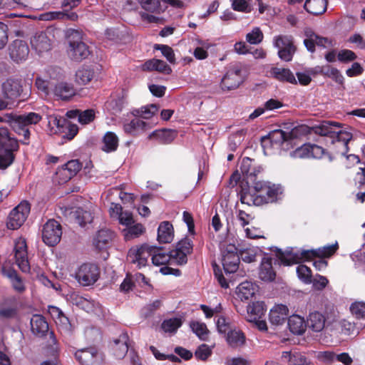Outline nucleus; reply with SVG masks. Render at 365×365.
<instances>
[{
    "label": "nucleus",
    "instance_id": "f257e3e1",
    "mask_svg": "<svg viewBox=\"0 0 365 365\" xmlns=\"http://www.w3.org/2000/svg\"><path fill=\"white\" fill-rule=\"evenodd\" d=\"M6 121L9 124L12 130L23 139L19 141L11 136L9 130L6 128H0V169L4 170L9 167L15 160V153L19 149V143L23 145H29L31 132L29 128L31 125H36L41 120V115L38 113L30 112L24 115L7 114Z\"/></svg>",
    "mask_w": 365,
    "mask_h": 365
},
{
    "label": "nucleus",
    "instance_id": "f03ea898",
    "mask_svg": "<svg viewBox=\"0 0 365 365\" xmlns=\"http://www.w3.org/2000/svg\"><path fill=\"white\" fill-rule=\"evenodd\" d=\"M251 187H241L238 195L241 203L259 206L277 200L280 188L269 182L257 180Z\"/></svg>",
    "mask_w": 365,
    "mask_h": 365
},
{
    "label": "nucleus",
    "instance_id": "7ed1b4c3",
    "mask_svg": "<svg viewBox=\"0 0 365 365\" xmlns=\"http://www.w3.org/2000/svg\"><path fill=\"white\" fill-rule=\"evenodd\" d=\"M150 257L155 266L165 265L173 261L178 265H184L187 262V255L193 250L192 240L187 237L179 241L175 248L167 252L162 247L151 246Z\"/></svg>",
    "mask_w": 365,
    "mask_h": 365
},
{
    "label": "nucleus",
    "instance_id": "20e7f679",
    "mask_svg": "<svg viewBox=\"0 0 365 365\" xmlns=\"http://www.w3.org/2000/svg\"><path fill=\"white\" fill-rule=\"evenodd\" d=\"M341 125L334 121H324L319 125L314 126V133L327 137L334 145L336 154L345 155L349 152V142L352 139V134L340 129Z\"/></svg>",
    "mask_w": 365,
    "mask_h": 365
},
{
    "label": "nucleus",
    "instance_id": "39448f33",
    "mask_svg": "<svg viewBox=\"0 0 365 365\" xmlns=\"http://www.w3.org/2000/svg\"><path fill=\"white\" fill-rule=\"evenodd\" d=\"M67 53L72 61L78 62L87 58L91 53L88 46L81 40L80 33L77 31L68 36Z\"/></svg>",
    "mask_w": 365,
    "mask_h": 365
},
{
    "label": "nucleus",
    "instance_id": "423d86ee",
    "mask_svg": "<svg viewBox=\"0 0 365 365\" xmlns=\"http://www.w3.org/2000/svg\"><path fill=\"white\" fill-rule=\"evenodd\" d=\"M2 94L5 99L14 102L18 98H25L27 93H24L23 82L21 78H8L1 86Z\"/></svg>",
    "mask_w": 365,
    "mask_h": 365
},
{
    "label": "nucleus",
    "instance_id": "0eeeda50",
    "mask_svg": "<svg viewBox=\"0 0 365 365\" xmlns=\"http://www.w3.org/2000/svg\"><path fill=\"white\" fill-rule=\"evenodd\" d=\"M74 357L81 365H103L104 361V354L95 346L78 349Z\"/></svg>",
    "mask_w": 365,
    "mask_h": 365
},
{
    "label": "nucleus",
    "instance_id": "6e6552de",
    "mask_svg": "<svg viewBox=\"0 0 365 365\" xmlns=\"http://www.w3.org/2000/svg\"><path fill=\"white\" fill-rule=\"evenodd\" d=\"M150 245L143 244L140 246L131 247L127 255V261L129 264L134 265L136 268L140 269L145 267L148 259L150 257Z\"/></svg>",
    "mask_w": 365,
    "mask_h": 365
},
{
    "label": "nucleus",
    "instance_id": "1a4fd4ad",
    "mask_svg": "<svg viewBox=\"0 0 365 365\" xmlns=\"http://www.w3.org/2000/svg\"><path fill=\"white\" fill-rule=\"evenodd\" d=\"M222 263L226 273L235 272L240 264V256L235 245L229 244L221 249Z\"/></svg>",
    "mask_w": 365,
    "mask_h": 365
},
{
    "label": "nucleus",
    "instance_id": "9d476101",
    "mask_svg": "<svg viewBox=\"0 0 365 365\" xmlns=\"http://www.w3.org/2000/svg\"><path fill=\"white\" fill-rule=\"evenodd\" d=\"M41 232L43 242L48 246L53 247L61 241V225L55 220H49L43 225Z\"/></svg>",
    "mask_w": 365,
    "mask_h": 365
},
{
    "label": "nucleus",
    "instance_id": "9b49d317",
    "mask_svg": "<svg viewBox=\"0 0 365 365\" xmlns=\"http://www.w3.org/2000/svg\"><path fill=\"white\" fill-rule=\"evenodd\" d=\"M30 210V204L28 202L23 201L19 203L11 210L9 215L6 223L7 227L11 230L19 229L26 220Z\"/></svg>",
    "mask_w": 365,
    "mask_h": 365
},
{
    "label": "nucleus",
    "instance_id": "f8f14e48",
    "mask_svg": "<svg viewBox=\"0 0 365 365\" xmlns=\"http://www.w3.org/2000/svg\"><path fill=\"white\" fill-rule=\"evenodd\" d=\"M312 253L313 252H310V250L290 248L285 252L278 250L277 256L282 264L289 266L293 264H297L302 259H312Z\"/></svg>",
    "mask_w": 365,
    "mask_h": 365
},
{
    "label": "nucleus",
    "instance_id": "ddd939ff",
    "mask_svg": "<svg viewBox=\"0 0 365 365\" xmlns=\"http://www.w3.org/2000/svg\"><path fill=\"white\" fill-rule=\"evenodd\" d=\"M100 269L95 264H83L76 273V278L83 286L93 284L99 278Z\"/></svg>",
    "mask_w": 365,
    "mask_h": 365
},
{
    "label": "nucleus",
    "instance_id": "4468645a",
    "mask_svg": "<svg viewBox=\"0 0 365 365\" xmlns=\"http://www.w3.org/2000/svg\"><path fill=\"white\" fill-rule=\"evenodd\" d=\"M274 45L278 48V56L281 60L287 62L292 61L296 51L292 36H277L274 38Z\"/></svg>",
    "mask_w": 365,
    "mask_h": 365
},
{
    "label": "nucleus",
    "instance_id": "2eb2a0df",
    "mask_svg": "<svg viewBox=\"0 0 365 365\" xmlns=\"http://www.w3.org/2000/svg\"><path fill=\"white\" fill-rule=\"evenodd\" d=\"M334 319V308L331 306L329 312L327 311L324 314L318 311L310 312L307 319V325L314 331L319 332L324 329L327 322L329 323Z\"/></svg>",
    "mask_w": 365,
    "mask_h": 365
},
{
    "label": "nucleus",
    "instance_id": "dca6fc26",
    "mask_svg": "<svg viewBox=\"0 0 365 365\" xmlns=\"http://www.w3.org/2000/svg\"><path fill=\"white\" fill-rule=\"evenodd\" d=\"M241 66L238 64L230 68L221 81V88L223 90L230 91L236 89L242 82Z\"/></svg>",
    "mask_w": 365,
    "mask_h": 365
},
{
    "label": "nucleus",
    "instance_id": "f3484780",
    "mask_svg": "<svg viewBox=\"0 0 365 365\" xmlns=\"http://www.w3.org/2000/svg\"><path fill=\"white\" fill-rule=\"evenodd\" d=\"M240 169L247 184L257 181V175L262 171V168L256 166L254 160L247 157L242 159Z\"/></svg>",
    "mask_w": 365,
    "mask_h": 365
},
{
    "label": "nucleus",
    "instance_id": "a211bd4d",
    "mask_svg": "<svg viewBox=\"0 0 365 365\" xmlns=\"http://www.w3.org/2000/svg\"><path fill=\"white\" fill-rule=\"evenodd\" d=\"M129 337L126 331H123L118 337L113 339L110 347L117 359H123L128 351Z\"/></svg>",
    "mask_w": 365,
    "mask_h": 365
},
{
    "label": "nucleus",
    "instance_id": "6ab92c4d",
    "mask_svg": "<svg viewBox=\"0 0 365 365\" xmlns=\"http://www.w3.org/2000/svg\"><path fill=\"white\" fill-rule=\"evenodd\" d=\"M15 259L19 269L25 273L29 272L30 264L28 260L27 246L24 240L19 241L14 247Z\"/></svg>",
    "mask_w": 365,
    "mask_h": 365
},
{
    "label": "nucleus",
    "instance_id": "aec40b11",
    "mask_svg": "<svg viewBox=\"0 0 365 365\" xmlns=\"http://www.w3.org/2000/svg\"><path fill=\"white\" fill-rule=\"evenodd\" d=\"M9 49L10 57L16 62L26 60L29 53L27 43L20 39L14 41Z\"/></svg>",
    "mask_w": 365,
    "mask_h": 365
},
{
    "label": "nucleus",
    "instance_id": "412c9836",
    "mask_svg": "<svg viewBox=\"0 0 365 365\" xmlns=\"http://www.w3.org/2000/svg\"><path fill=\"white\" fill-rule=\"evenodd\" d=\"M31 47L38 53L51 49V39L47 31L36 32L31 39Z\"/></svg>",
    "mask_w": 365,
    "mask_h": 365
},
{
    "label": "nucleus",
    "instance_id": "4be33fe9",
    "mask_svg": "<svg viewBox=\"0 0 365 365\" xmlns=\"http://www.w3.org/2000/svg\"><path fill=\"white\" fill-rule=\"evenodd\" d=\"M52 93L56 97L63 101H68L75 96L76 89L71 83L66 82H56L55 81Z\"/></svg>",
    "mask_w": 365,
    "mask_h": 365
},
{
    "label": "nucleus",
    "instance_id": "5701e85b",
    "mask_svg": "<svg viewBox=\"0 0 365 365\" xmlns=\"http://www.w3.org/2000/svg\"><path fill=\"white\" fill-rule=\"evenodd\" d=\"M151 128L150 123L135 118L130 122L124 124V131L131 135L136 136Z\"/></svg>",
    "mask_w": 365,
    "mask_h": 365
},
{
    "label": "nucleus",
    "instance_id": "b1692460",
    "mask_svg": "<svg viewBox=\"0 0 365 365\" xmlns=\"http://www.w3.org/2000/svg\"><path fill=\"white\" fill-rule=\"evenodd\" d=\"M269 139L277 150L284 148V144H289L292 140V132L287 133L282 130H274L268 134Z\"/></svg>",
    "mask_w": 365,
    "mask_h": 365
},
{
    "label": "nucleus",
    "instance_id": "393cba45",
    "mask_svg": "<svg viewBox=\"0 0 365 365\" xmlns=\"http://www.w3.org/2000/svg\"><path fill=\"white\" fill-rule=\"evenodd\" d=\"M289 309L287 306L278 304L269 312V322L274 325H281L288 319Z\"/></svg>",
    "mask_w": 365,
    "mask_h": 365
},
{
    "label": "nucleus",
    "instance_id": "a878e982",
    "mask_svg": "<svg viewBox=\"0 0 365 365\" xmlns=\"http://www.w3.org/2000/svg\"><path fill=\"white\" fill-rule=\"evenodd\" d=\"M259 277L264 282H272L276 277V272L272 267V259L264 257L261 262Z\"/></svg>",
    "mask_w": 365,
    "mask_h": 365
},
{
    "label": "nucleus",
    "instance_id": "bb28decb",
    "mask_svg": "<svg viewBox=\"0 0 365 365\" xmlns=\"http://www.w3.org/2000/svg\"><path fill=\"white\" fill-rule=\"evenodd\" d=\"M30 323L33 334L37 336L41 337L48 331V322L41 315H34Z\"/></svg>",
    "mask_w": 365,
    "mask_h": 365
},
{
    "label": "nucleus",
    "instance_id": "cd10ccee",
    "mask_svg": "<svg viewBox=\"0 0 365 365\" xmlns=\"http://www.w3.org/2000/svg\"><path fill=\"white\" fill-rule=\"evenodd\" d=\"M267 311L266 305L264 302H255L249 304L247 307V319L250 321H256L257 319H262Z\"/></svg>",
    "mask_w": 365,
    "mask_h": 365
},
{
    "label": "nucleus",
    "instance_id": "c85d7f7f",
    "mask_svg": "<svg viewBox=\"0 0 365 365\" xmlns=\"http://www.w3.org/2000/svg\"><path fill=\"white\" fill-rule=\"evenodd\" d=\"M142 69L146 71H157L165 74H170L172 69L165 61L156 58L146 61L142 66Z\"/></svg>",
    "mask_w": 365,
    "mask_h": 365
},
{
    "label": "nucleus",
    "instance_id": "c756f323",
    "mask_svg": "<svg viewBox=\"0 0 365 365\" xmlns=\"http://www.w3.org/2000/svg\"><path fill=\"white\" fill-rule=\"evenodd\" d=\"M114 234L108 229H102L98 231L93 240L94 246L98 250H103L108 247L113 238Z\"/></svg>",
    "mask_w": 365,
    "mask_h": 365
},
{
    "label": "nucleus",
    "instance_id": "7c9ffc66",
    "mask_svg": "<svg viewBox=\"0 0 365 365\" xmlns=\"http://www.w3.org/2000/svg\"><path fill=\"white\" fill-rule=\"evenodd\" d=\"M173 227L168 221L161 222L158 229V241L160 243H170L173 240Z\"/></svg>",
    "mask_w": 365,
    "mask_h": 365
},
{
    "label": "nucleus",
    "instance_id": "2f4dec72",
    "mask_svg": "<svg viewBox=\"0 0 365 365\" xmlns=\"http://www.w3.org/2000/svg\"><path fill=\"white\" fill-rule=\"evenodd\" d=\"M178 133L172 129H162L153 131L150 135L149 138H155L160 143L170 144L177 137Z\"/></svg>",
    "mask_w": 365,
    "mask_h": 365
},
{
    "label": "nucleus",
    "instance_id": "473e14b6",
    "mask_svg": "<svg viewBox=\"0 0 365 365\" xmlns=\"http://www.w3.org/2000/svg\"><path fill=\"white\" fill-rule=\"evenodd\" d=\"M271 76L277 81L297 84L294 73L289 68L274 67L270 70Z\"/></svg>",
    "mask_w": 365,
    "mask_h": 365
},
{
    "label": "nucleus",
    "instance_id": "72a5a7b5",
    "mask_svg": "<svg viewBox=\"0 0 365 365\" xmlns=\"http://www.w3.org/2000/svg\"><path fill=\"white\" fill-rule=\"evenodd\" d=\"M327 0H307L304 8L309 14L317 16L327 10Z\"/></svg>",
    "mask_w": 365,
    "mask_h": 365
},
{
    "label": "nucleus",
    "instance_id": "f704fd0d",
    "mask_svg": "<svg viewBox=\"0 0 365 365\" xmlns=\"http://www.w3.org/2000/svg\"><path fill=\"white\" fill-rule=\"evenodd\" d=\"M49 123H53L54 125H56L58 127H65V135L63 138H66L68 140H72L78 133V128L76 125L70 123L69 122H66L64 119L61 120L58 119L56 117L51 118Z\"/></svg>",
    "mask_w": 365,
    "mask_h": 365
},
{
    "label": "nucleus",
    "instance_id": "c9c22d12",
    "mask_svg": "<svg viewBox=\"0 0 365 365\" xmlns=\"http://www.w3.org/2000/svg\"><path fill=\"white\" fill-rule=\"evenodd\" d=\"M246 337L245 334L237 329L229 331L226 336V341L229 346L232 348H237L243 346L245 343Z\"/></svg>",
    "mask_w": 365,
    "mask_h": 365
},
{
    "label": "nucleus",
    "instance_id": "e433bc0d",
    "mask_svg": "<svg viewBox=\"0 0 365 365\" xmlns=\"http://www.w3.org/2000/svg\"><path fill=\"white\" fill-rule=\"evenodd\" d=\"M288 327L292 333L297 335L302 334L305 331L304 318L299 315H292L288 318Z\"/></svg>",
    "mask_w": 365,
    "mask_h": 365
},
{
    "label": "nucleus",
    "instance_id": "4c0bfd02",
    "mask_svg": "<svg viewBox=\"0 0 365 365\" xmlns=\"http://www.w3.org/2000/svg\"><path fill=\"white\" fill-rule=\"evenodd\" d=\"M237 289V294L241 300L249 299L255 294L256 290L255 285L248 281L240 283Z\"/></svg>",
    "mask_w": 365,
    "mask_h": 365
},
{
    "label": "nucleus",
    "instance_id": "58836bf2",
    "mask_svg": "<svg viewBox=\"0 0 365 365\" xmlns=\"http://www.w3.org/2000/svg\"><path fill=\"white\" fill-rule=\"evenodd\" d=\"M18 314V307L15 300H7L4 304L0 307V318L12 319L15 318Z\"/></svg>",
    "mask_w": 365,
    "mask_h": 365
},
{
    "label": "nucleus",
    "instance_id": "ea45409f",
    "mask_svg": "<svg viewBox=\"0 0 365 365\" xmlns=\"http://www.w3.org/2000/svg\"><path fill=\"white\" fill-rule=\"evenodd\" d=\"M141 7L149 12L160 14L166 6L162 5V0H137Z\"/></svg>",
    "mask_w": 365,
    "mask_h": 365
},
{
    "label": "nucleus",
    "instance_id": "a19ab883",
    "mask_svg": "<svg viewBox=\"0 0 365 365\" xmlns=\"http://www.w3.org/2000/svg\"><path fill=\"white\" fill-rule=\"evenodd\" d=\"M339 249L337 242L331 245L324 246L317 250H310L312 252V259L314 257L325 258L332 256Z\"/></svg>",
    "mask_w": 365,
    "mask_h": 365
},
{
    "label": "nucleus",
    "instance_id": "79ce46f5",
    "mask_svg": "<svg viewBox=\"0 0 365 365\" xmlns=\"http://www.w3.org/2000/svg\"><path fill=\"white\" fill-rule=\"evenodd\" d=\"M102 150L106 153L116 150L118 146V138L113 132H107L103 138Z\"/></svg>",
    "mask_w": 365,
    "mask_h": 365
},
{
    "label": "nucleus",
    "instance_id": "37998d69",
    "mask_svg": "<svg viewBox=\"0 0 365 365\" xmlns=\"http://www.w3.org/2000/svg\"><path fill=\"white\" fill-rule=\"evenodd\" d=\"M158 110L157 106L150 104L148 106H143L138 109H133L131 111L133 115L140 117L145 119L151 118Z\"/></svg>",
    "mask_w": 365,
    "mask_h": 365
},
{
    "label": "nucleus",
    "instance_id": "c03bdc74",
    "mask_svg": "<svg viewBox=\"0 0 365 365\" xmlns=\"http://www.w3.org/2000/svg\"><path fill=\"white\" fill-rule=\"evenodd\" d=\"M94 72L88 67H82L76 73V81L79 85L88 83L93 78Z\"/></svg>",
    "mask_w": 365,
    "mask_h": 365
},
{
    "label": "nucleus",
    "instance_id": "a18cd8bd",
    "mask_svg": "<svg viewBox=\"0 0 365 365\" xmlns=\"http://www.w3.org/2000/svg\"><path fill=\"white\" fill-rule=\"evenodd\" d=\"M71 213L75 217L76 222L81 227L85 226L87 223H91L93 220L91 213L81 207H77L74 211H72Z\"/></svg>",
    "mask_w": 365,
    "mask_h": 365
},
{
    "label": "nucleus",
    "instance_id": "49530a36",
    "mask_svg": "<svg viewBox=\"0 0 365 365\" xmlns=\"http://www.w3.org/2000/svg\"><path fill=\"white\" fill-rule=\"evenodd\" d=\"M54 81L55 79H52L51 77L49 80L43 79L41 77H36L35 85L39 91L42 92L46 96H48L53 92Z\"/></svg>",
    "mask_w": 365,
    "mask_h": 365
},
{
    "label": "nucleus",
    "instance_id": "de8ad7c7",
    "mask_svg": "<svg viewBox=\"0 0 365 365\" xmlns=\"http://www.w3.org/2000/svg\"><path fill=\"white\" fill-rule=\"evenodd\" d=\"M4 275L8 277L12 282L13 287L19 292H22L25 289V287L21 279L18 276L16 272L14 269L6 270L4 268L2 269Z\"/></svg>",
    "mask_w": 365,
    "mask_h": 365
},
{
    "label": "nucleus",
    "instance_id": "09e8293b",
    "mask_svg": "<svg viewBox=\"0 0 365 365\" xmlns=\"http://www.w3.org/2000/svg\"><path fill=\"white\" fill-rule=\"evenodd\" d=\"M144 226L140 223L131 225L123 230L124 237L126 240L138 237L145 232Z\"/></svg>",
    "mask_w": 365,
    "mask_h": 365
},
{
    "label": "nucleus",
    "instance_id": "8fccbe9b",
    "mask_svg": "<svg viewBox=\"0 0 365 365\" xmlns=\"http://www.w3.org/2000/svg\"><path fill=\"white\" fill-rule=\"evenodd\" d=\"M304 34L306 38L304 40V44L307 49L314 53L315 51L317 34L311 28H305L304 29Z\"/></svg>",
    "mask_w": 365,
    "mask_h": 365
},
{
    "label": "nucleus",
    "instance_id": "3c124183",
    "mask_svg": "<svg viewBox=\"0 0 365 365\" xmlns=\"http://www.w3.org/2000/svg\"><path fill=\"white\" fill-rule=\"evenodd\" d=\"M190 327L192 331L201 339L205 341L208 338L209 330L205 323L191 322Z\"/></svg>",
    "mask_w": 365,
    "mask_h": 365
},
{
    "label": "nucleus",
    "instance_id": "603ef678",
    "mask_svg": "<svg viewBox=\"0 0 365 365\" xmlns=\"http://www.w3.org/2000/svg\"><path fill=\"white\" fill-rule=\"evenodd\" d=\"M182 325V320L180 318H172L164 320L161 328L165 332L174 333Z\"/></svg>",
    "mask_w": 365,
    "mask_h": 365
},
{
    "label": "nucleus",
    "instance_id": "864d4df0",
    "mask_svg": "<svg viewBox=\"0 0 365 365\" xmlns=\"http://www.w3.org/2000/svg\"><path fill=\"white\" fill-rule=\"evenodd\" d=\"M350 312L356 319L365 320V302H353L350 306Z\"/></svg>",
    "mask_w": 365,
    "mask_h": 365
},
{
    "label": "nucleus",
    "instance_id": "5fc2aeb1",
    "mask_svg": "<svg viewBox=\"0 0 365 365\" xmlns=\"http://www.w3.org/2000/svg\"><path fill=\"white\" fill-rule=\"evenodd\" d=\"M297 274L299 279L305 284H310L312 282V271L307 266L299 264L297 267Z\"/></svg>",
    "mask_w": 365,
    "mask_h": 365
},
{
    "label": "nucleus",
    "instance_id": "6e6d98bb",
    "mask_svg": "<svg viewBox=\"0 0 365 365\" xmlns=\"http://www.w3.org/2000/svg\"><path fill=\"white\" fill-rule=\"evenodd\" d=\"M341 331L346 335H354L359 333V328L354 322L343 319L340 322Z\"/></svg>",
    "mask_w": 365,
    "mask_h": 365
},
{
    "label": "nucleus",
    "instance_id": "4d7b16f0",
    "mask_svg": "<svg viewBox=\"0 0 365 365\" xmlns=\"http://www.w3.org/2000/svg\"><path fill=\"white\" fill-rule=\"evenodd\" d=\"M357 58L356 53L349 49L340 50L337 53V59L343 63H348L354 61Z\"/></svg>",
    "mask_w": 365,
    "mask_h": 365
},
{
    "label": "nucleus",
    "instance_id": "13d9d810",
    "mask_svg": "<svg viewBox=\"0 0 365 365\" xmlns=\"http://www.w3.org/2000/svg\"><path fill=\"white\" fill-rule=\"evenodd\" d=\"M154 48L156 50H160L162 54L170 63H175V53L171 47L167 45L155 44Z\"/></svg>",
    "mask_w": 365,
    "mask_h": 365
},
{
    "label": "nucleus",
    "instance_id": "bf43d9fd",
    "mask_svg": "<svg viewBox=\"0 0 365 365\" xmlns=\"http://www.w3.org/2000/svg\"><path fill=\"white\" fill-rule=\"evenodd\" d=\"M262 39L263 34L258 27L253 29V30L246 36V40L251 44L259 43Z\"/></svg>",
    "mask_w": 365,
    "mask_h": 365
},
{
    "label": "nucleus",
    "instance_id": "052dcab7",
    "mask_svg": "<svg viewBox=\"0 0 365 365\" xmlns=\"http://www.w3.org/2000/svg\"><path fill=\"white\" fill-rule=\"evenodd\" d=\"M43 16L45 20L63 19L64 16H66L67 19L72 21H75L78 19V15L75 12H71L70 14H63L61 12H48L43 14Z\"/></svg>",
    "mask_w": 365,
    "mask_h": 365
},
{
    "label": "nucleus",
    "instance_id": "680f3d73",
    "mask_svg": "<svg viewBox=\"0 0 365 365\" xmlns=\"http://www.w3.org/2000/svg\"><path fill=\"white\" fill-rule=\"evenodd\" d=\"M95 118V112L92 109H88L84 111L78 110V120L81 124H88L92 122Z\"/></svg>",
    "mask_w": 365,
    "mask_h": 365
},
{
    "label": "nucleus",
    "instance_id": "e2e57ef3",
    "mask_svg": "<svg viewBox=\"0 0 365 365\" xmlns=\"http://www.w3.org/2000/svg\"><path fill=\"white\" fill-rule=\"evenodd\" d=\"M211 354H212V350L205 344H201L200 346H198L195 352V357L202 361L207 360V359Z\"/></svg>",
    "mask_w": 365,
    "mask_h": 365
},
{
    "label": "nucleus",
    "instance_id": "0e129e2a",
    "mask_svg": "<svg viewBox=\"0 0 365 365\" xmlns=\"http://www.w3.org/2000/svg\"><path fill=\"white\" fill-rule=\"evenodd\" d=\"M310 149H312V144H304L294 150L292 155L300 158H309L311 157Z\"/></svg>",
    "mask_w": 365,
    "mask_h": 365
},
{
    "label": "nucleus",
    "instance_id": "69168bd1",
    "mask_svg": "<svg viewBox=\"0 0 365 365\" xmlns=\"http://www.w3.org/2000/svg\"><path fill=\"white\" fill-rule=\"evenodd\" d=\"M161 305V302L158 299L154 301L153 303L149 304L145 306L142 310L141 313L144 316V317L148 318L153 314V313L160 308Z\"/></svg>",
    "mask_w": 365,
    "mask_h": 365
},
{
    "label": "nucleus",
    "instance_id": "338daca9",
    "mask_svg": "<svg viewBox=\"0 0 365 365\" xmlns=\"http://www.w3.org/2000/svg\"><path fill=\"white\" fill-rule=\"evenodd\" d=\"M72 177H74L82 168V163L78 160H71L64 164Z\"/></svg>",
    "mask_w": 365,
    "mask_h": 365
},
{
    "label": "nucleus",
    "instance_id": "774afa93",
    "mask_svg": "<svg viewBox=\"0 0 365 365\" xmlns=\"http://www.w3.org/2000/svg\"><path fill=\"white\" fill-rule=\"evenodd\" d=\"M291 365H314L302 353L294 352Z\"/></svg>",
    "mask_w": 365,
    "mask_h": 365
}]
</instances>
